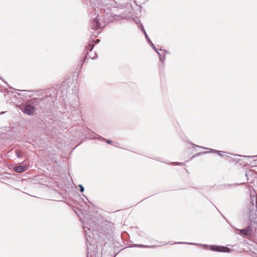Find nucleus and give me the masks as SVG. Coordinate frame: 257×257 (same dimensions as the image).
Returning <instances> with one entry per match:
<instances>
[{"label":"nucleus","instance_id":"nucleus-1","mask_svg":"<svg viewBox=\"0 0 257 257\" xmlns=\"http://www.w3.org/2000/svg\"><path fill=\"white\" fill-rule=\"evenodd\" d=\"M83 3L89 7H93L97 5L102 7L101 10L105 14V15L104 16V25L109 24L118 17V16L114 13L117 6L115 1L108 3L107 0H83Z\"/></svg>","mask_w":257,"mask_h":257},{"label":"nucleus","instance_id":"nucleus-2","mask_svg":"<svg viewBox=\"0 0 257 257\" xmlns=\"http://www.w3.org/2000/svg\"><path fill=\"white\" fill-rule=\"evenodd\" d=\"M83 229L85 232V237L86 240V245L87 250V257H100L98 252L97 246L95 245L96 242L92 240V237L88 234L86 230V226H83Z\"/></svg>","mask_w":257,"mask_h":257},{"label":"nucleus","instance_id":"nucleus-3","mask_svg":"<svg viewBox=\"0 0 257 257\" xmlns=\"http://www.w3.org/2000/svg\"><path fill=\"white\" fill-rule=\"evenodd\" d=\"M38 100L33 98L28 101L25 103L21 105V110L25 114L29 115H33L35 111V107H38L37 103H38Z\"/></svg>","mask_w":257,"mask_h":257},{"label":"nucleus","instance_id":"nucleus-4","mask_svg":"<svg viewBox=\"0 0 257 257\" xmlns=\"http://www.w3.org/2000/svg\"><path fill=\"white\" fill-rule=\"evenodd\" d=\"M78 105L76 104L73 106L66 105L65 108L68 113V118L76 121V119H79L81 117V110L80 108H78Z\"/></svg>","mask_w":257,"mask_h":257},{"label":"nucleus","instance_id":"nucleus-5","mask_svg":"<svg viewBox=\"0 0 257 257\" xmlns=\"http://www.w3.org/2000/svg\"><path fill=\"white\" fill-rule=\"evenodd\" d=\"M54 98L51 95H46L42 98H34V99L38 100L37 105L41 109H44L45 107H49L53 105L54 101L56 99V97Z\"/></svg>","mask_w":257,"mask_h":257},{"label":"nucleus","instance_id":"nucleus-6","mask_svg":"<svg viewBox=\"0 0 257 257\" xmlns=\"http://www.w3.org/2000/svg\"><path fill=\"white\" fill-rule=\"evenodd\" d=\"M100 18H99L98 14H97V16L94 18L92 20L90 24V27L91 29L95 31L101 30L103 28L104 26H102L101 23L100 22ZM100 31H96V34H93L91 35V38L94 37L96 38L97 37Z\"/></svg>","mask_w":257,"mask_h":257},{"label":"nucleus","instance_id":"nucleus-7","mask_svg":"<svg viewBox=\"0 0 257 257\" xmlns=\"http://www.w3.org/2000/svg\"><path fill=\"white\" fill-rule=\"evenodd\" d=\"M94 44L93 41L90 42V43L88 45V46H86L87 51L86 52L85 56L84 58L83 61H80V62H79V64L78 65V67H79V71L81 69L83 63L85 62L87 59H89V58L94 59V58H96L97 57V55H96V53H95L94 55L93 56H91V55L89 56V52L92 51V50H93V49L94 48Z\"/></svg>","mask_w":257,"mask_h":257},{"label":"nucleus","instance_id":"nucleus-8","mask_svg":"<svg viewBox=\"0 0 257 257\" xmlns=\"http://www.w3.org/2000/svg\"><path fill=\"white\" fill-rule=\"evenodd\" d=\"M257 226L249 224L245 228L241 229H238L239 234L245 237L252 236L253 233L256 231Z\"/></svg>","mask_w":257,"mask_h":257},{"label":"nucleus","instance_id":"nucleus-9","mask_svg":"<svg viewBox=\"0 0 257 257\" xmlns=\"http://www.w3.org/2000/svg\"><path fill=\"white\" fill-rule=\"evenodd\" d=\"M211 250L222 252H229L231 249L224 246L211 245L209 246Z\"/></svg>","mask_w":257,"mask_h":257},{"label":"nucleus","instance_id":"nucleus-10","mask_svg":"<svg viewBox=\"0 0 257 257\" xmlns=\"http://www.w3.org/2000/svg\"><path fill=\"white\" fill-rule=\"evenodd\" d=\"M248 221L249 224H252V225L257 226V214L251 210H250L248 216Z\"/></svg>","mask_w":257,"mask_h":257},{"label":"nucleus","instance_id":"nucleus-11","mask_svg":"<svg viewBox=\"0 0 257 257\" xmlns=\"http://www.w3.org/2000/svg\"><path fill=\"white\" fill-rule=\"evenodd\" d=\"M140 29L141 30V31L144 34L145 38L146 39L147 42L150 45V46L153 48V49L155 51H157V48L156 47L155 45L152 43L151 40L150 39L146 31H145L144 27L142 24V23L140 24Z\"/></svg>","mask_w":257,"mask_h":257},{"label":"nucleus","instance_id":"nucleus-12","mask_svg":"<svg viewBox=\"0 0 257 257\" xmlns=\"http://www.w3.org/2000/svg\"><path fill=\"white\" fill-rule=\"evenodd\" d=\"M250 197H251V201H250V204L252 205V209H254V205L255 202V207L256 208L255 211H257V194H255V196H252L251 194H250Z\"/></svg>","mask_w":257,"mask_h":257},{"label":"nucleus","instance_id":"nucleus-13","mask_svg":"<svg viewBox=\"0 0 257 257\" xmlns=\"http://www.w3.org/2000/svg\"><path fill=\"white\" fill-rule=\"evenodd\" d=\"M14 171L17 173H22L26 170V166L23 165H19L15 166L13 168Z\"/></svg>","mask_w":257,"mask_h":257},{"label":"nucleus","instance_id":"nucleus-14","mask_svg":"<svg viewBox=\"0 0 257 257\" xmlns=\"http://www.w3.org/2000/svg\"><path fill=\"white\" fill-rule=\"evenodd\" d=\"M160 51H163V50L162 49H160ZM156 53L158 54V55L159 56L160 61L161 62L162 65L164 66V62H165V59H166L165 55L162 56V55L161 54L160 52H159V50H158V49H157V51H156Z\"/></svg>","mask_w":257,"mask_h":257},{"label":"nucleus","instance_id":"nucleus-15","mask_svg":"<svg viewBox=\"0 0 257 257\" xmlns=\"http://www.w3.org/2000/svg\"><path fill=\"white\" fill-rule=\"evenodd\" d=\"M175 244H191V245H199V244L198 243H192V242H175ZM200 245H203L204 246H205V247H207L208 246V245L207 244H200Z\"/></svg>","mask_w":257,"mask_h":257},{"label":"nucleus","instance_id":"nucleus-16","mask_svg":"<svg viewBox=\"0 0 257 257\" xmlns=\"http://www.w3.org/2000/svg\"><path fill=\"white\" fill-rule=\"evenodd\" d=\"M134 246L140 247H145V248H153L156 247V245H146L142 244H135Z\"/></svg>","mask_w":257,"mask_h":257},{"label":"nucleus","instance_id":"nucleus-17","mask_svg":"<svg viewBox=\"0 0 257 257\" xmlns=\"http://www.w3.org/2000/svg\"><path fill=\"white\" fill-rule=\"evenodd\" d=\"M69 87V86L66 85L65 87V85H63V87H61V91L62 93L64 94L67 95V93L68 92L67 89Z\"/></svg>","mask_w":257,"mask_h":257},{"label":"nucleus","instance_id":"nucleus-18","mask_svg":"<svg viewBox=\"0 0 257 257\" xmlns=\"http://www.w3.org/2000/svg\"><path fill=\"white\" fill-rule=\"evenodd\" d=\"M196 147H198V148H202L203 149H206V150H209L210 151V152H214V153H218V152L219 151L218 150H213V149H208V148H204V147H201V146H197V145H195Z\"/></svg>","mask_w":257,"mask_h":257},{"label":"nucleus","instance_id":"nucleus-19","mask_svg":"<svg viewBox=\"0 0 257 257\" xmlns=\"http://www.w3.org/2000/svg\"><path fill=\"white\" fill-rule=\"evenodd\" d=\"M235 156H238V157H244V158H255V157H257V155H256V156H243V155H235Z\"/></svg>","mask_w":257,"mask_h":257},{"label":"nucleus","instance_id":"nucleus-20","mask_svg":"<svg viewBox=\"0 0 257 257\" xmlns=\"http://www.w3.org/2000/svg\"><path fill=\"white\" fill-rule=\"evenodd\" d=\"M252 174V171L251 170H248L245 172V176L247 177L248 175H251Z\"/></svg>","mask_w":257,"mask_h":257},{"label":"nucleus","instance_id":"nucleus-21","mask_svg":"<svg viewBox=\"0 0 257 257\" xmlns=\"http://www.w3.org/2000/svg\"><path fill=\"white\" fill-rule=\"evenodd\" d=\"M206 152H200V153H198L197 154H196V155H195L194 156H193L192 158H193L194 157H198V156H200L202 155H203V154H206Z\"/></svg>","mask_w":257,"mask_h":257},{"label":"nucleus","instance_id":"nucleus-22","mask_svg":"<svg viewBox=\"0 0 257 257\" xmlns=\"http://www.w3.org/2000/svg\"><path fill=\"white\" fill-rule=\"evenodd\" d=\"M78 187H79V188H80V191L81 192H84V187L83 186V185H81V184H79V185H78Z\"/></svg>","mask_w":257,"mask_h":257},{"label":"nucleus","instance_id":"nucleus-23","mask_svg":"<svg viewBox=\"0 0 257 257\" xmlns=\"http://www.w3.org/2000/svg\"><path fill=\"white\" fill-rule=\"evenodd\" d=\"M16 156L18 158H21L22 157V156L20 154V153L18 151L16 152Z\"/></svg>","mask_w":257,"mask_h":257},{"label":"nucleus","instance_id":"nucleus-24","mask_svg":"<svg viewBox=\"0 0 257 257\" xmlns=\"http://www.w3.org/2000/svg\"><path fill=\"white\" fill-rule=\"evenodd\" d=\"M175 165L176 166H183L184 165V163L182 162H178V163H174Z\"/></svg>","mask_w":257,"mask_h":257},{"label":"nucleus","instance_id":"nucleus-25","mask_svg":"<svg viewBox=\"0 0 257 257\" xmlns=\"http://www.w3.org/2000/svg\"><path fill=\"white\" fill-rule=\"evenodd\" d=\"M106 143L108 144H111L112 142L110 140H105Z\"/></svg>","mask_w":257,"mask_h":257},{"label":"nucleus","instance_id":"nucleus-26","mask_svg":"<svg viewBox=\"0 0 257 257\" xmlns=\"http://www.w3.org/2000/svg\"><path fill=\"white\" fill-rule=\"evenodd\" d=\"M225 153V152H222V151H219L218 152V154L220 156L222 157V156H223V154H222V153Z\"/></svg>","mask_w":257,"mask_h":257},{"label":"nucleus","instance_id":"nucleus-27","mask_svg":"<svg viewBox=\"0 0 257 257\" xmlns=\"http://www.w3.org/2000/svg\"><path fill=\"white\" fill-rule=\"evenodd\" d=\"M6 92H7L8 94H9V91H8L7 89L5 90V91H4V95H6Z\"/></svg>","mask_w":257,"mask_h":257},{"label":"nucleus","instance_id":"nucleus-28","mask_svg":"<svg viewBox=\"0 0 257 257\" xmlns=\"http://www.w3.org/2000/svg\"><path fill=\"white\" fill-rule=\"evenodd\" d=\"M232 160H233L234 161H235V162H238V161H239V159H237V158H236V159H234V158H233V159H232Z\"/></svg>","mask_w":257,"mask_h":257},{"label":"nucleus","instance_id":"nucleus-29","mask_svg":"<svg viewBox=\"0 0 257 257\" xmlns=\"http://www.w3.org/2000/svg\"><path fill=\"white\" fill-rule=\"evenodd\" d=\"M89 226L90 227H87V228L88 230H91V226L90 225Z\"/></svg>","mask_w":257,"mask_h":257},{"label":"nucleus","instance_id":"nucleus-30","mask_svg":"<svg viewBox=\"0 0 257 257\" xmlns=\"http://www.w3.org/2000/svg\"><path fill=\"white\" fill-rule=\"evenodd\" d=\"M99 41H100V40H99V39H96V41H95V43H98Z\"/></svg>","mask_w":257,"mask_h":257},{"label":"nucleus","instance_id":"nucleus-31","mask_svg":"<svg viewBox=\"0 0 257 257\" xmlns=\"http://www.w3.org/2000/svg\"><path fill=\"white\" fill-rule=\"evenodd\" d=\"M139 22H140V23H137V24H138L139 27L140 28V23H141V22H140V21L139 20Z\"/></svg>","mask_w":257,"mask_h":257},{"label":"nucleus","instance_id":"nucleus-32","mask_svg":"<svg viewBox=\"0 0 257 257\" xmlns=\"http://www.w3.org/2000/svg\"><path fill=\"white\" fill-rule=\"evenodd\" d=\"M215 207L216 208V210H217L218 211V208H217L215 206Z\"/></svg>","mask_w":257,"mask_h":257}]
</instances>
